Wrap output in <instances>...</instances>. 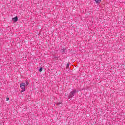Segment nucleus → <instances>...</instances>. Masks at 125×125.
I'll return each instance as SVG.
<instances>
[{
	"label": "nucleus",
	"instance_id": "nucleus-3",
	"mask_svg": "<svg viewBox=\"0 0 125 125\" xmlns=\"http://www.w3.org/2000/svg\"><path fill=\"white\" fill-rule=\"evenodd\" d=\"M12 20H13L14 22H17V20H18V18L17 17H15L12 18Z\"/></svg>",
	"mask_w": 125,
	"mask_h": 125
},
{
	"label": "nucleus",
	"instance_id": "nucleus-8",
	"mask_svg": "<svg viewBox=\"0 0 125 125\" xmlns=\"http://www.w3.org/2000/svg\"><path fill=\"white\" fill-rule=\"evenodd\" d=\"M26 85H29V82H26Z\"/></svg>",
	"mask_w": 125,
	"mask_h": 125
},
{
	"label": "nucleus",
	"instance_id": "nucleus-7",
	"mask_svg": "<svg viewBox=\"0 0 125 125\" xmlns=\"http://www.w3.org/2000/svg\"><path fill=\"white\" fill-rule=\"evenodd\" d=\"M8 100H9V98H6V101H8Z\"/></svg>",
	"mask_w": 125,
	"mask_h": 125
},
{
	"label": "nucleus",
	"instance_id": "nucleus-5",
	"mask_svg": "<svg viewBox=\"0 0 125 125\" xmlns=\"http://www.w3.org/2000/svg\"><path fill=\"white\" fill-rule=\"evenodd\" d=\"M69 66H70V63H68L66 66V68H69Z\"/></svg>",
	"mask_w": 125,
	"mask_h": 125
},
{
	"label": "nucleus",
	"instance_id": "nucleus-1",
	"mask_svg": "<svg viewBox=\"0 0 125 125\" xmlns=\"http://www.w3.org/2000/svg\"><path fill=\"white\" fill-rule=\"evenodd\" d=\"M20 87H21V89H22V92L23 91H25L26 90V83H22L20 84Z\"/></svg>",
	"mask_w": 125,
	"mask_h": 125
},
{
	"label": "nucleus",
	"instance_id": "nucleus-2",
	"mask_svg": "<svg viewBox=\"0 0 125 125\" xmlns=\"http://www.w3.org/2000/svg\"><path fill=\"white\" fill-rule=\"evenodd\" d=\"M75 93H76V90H73V91H71L69 94V99H72V98H73V96H74V94H75Z\"/></svg>",
	"mask_w": 125,
	"mask_h": 125
},
{
	"label": "nucleus",
	"instance_id": "nucleus-4",
	"mask_svg": "<svg viewBox=\"0 0 125 125\" xmlns=\"http://www.w3.org/2000/svg\"><path fill=\"white\" fill-rule=\"evenodd\" d=\"M95 1L96 3H100L101 2V0H95Z\"/></svg>",
	"mask_w": 125,
	"mask_h": 125
},
{
	"label": "nucleus",
	"instance_id": "nucleus-9",
	"mask_svg": "<svg viewBox=\"0 0 125 125\" xmlns=\"http://www.w3.org/2000/svg\"><path fill=\"white\" fill-rule=\"evenodd\" d=\"M59 104H61V103L59 102V103L57 104V105H59Z\"/></svg>",
	"mask_w": 125,
	"mask_h": 125
},
{
	"label": "nucleus",
	"instance_id": "nucleus-6",
	"mask_svg": "<svg viewBox=\"0 0 125 125\" xmlns=\"http://www.w3.org/2000/svg\"><path fill=\"white\" fill-rule=\"evenodd\" d=\"M42 68H40V69H39V72H42Z\"/></svg>",
	"mask_w": 125,
	"mask_h": 125
}]
</instances>
